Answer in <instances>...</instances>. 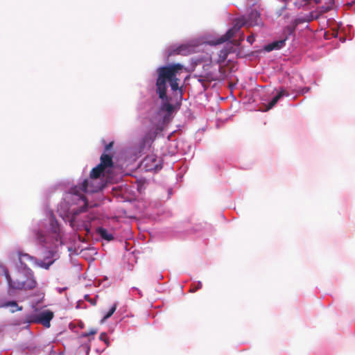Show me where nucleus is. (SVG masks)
I'll use <instances>...</instances> for the list:
<instances>
[{
	"instance_id": "obj_9",
	"label": "nucleus",
	"mask_w": 355,
	"mask_h": 355,
	"mask_svg": "<svg viewBox=\"0 0 355 355\" xmlns=\"http://www.w3.org/2000/svg\"><path fill=\"white\" fill-rule=\"evenodd\" d=\"M238 33L233 27L229 29L227 33L218 38L216 44H219L230 40Z\"/></svg>"
},
{
	"instance_id": "obj_1",
	"label": "nucleus",
	"mask_w": 355,
	"mask_h": 355,
	"mask_svg": "<svg viewBox=\"0 0 355 355\" xmlns=\"http://www.w3.org/2000/svg\"><path fill=\"white\" fill-rule=\"evenodd\" d=\"M183 65L181 64H171L159 67L157 70V78L156 80V92L162 100H167L166 82L169 83L173 92L179 89V76L182 73Z\"/></svg>"
},
{
	"instance_id": "obj_7",
	"label": "nucleus",
	"mask_w": 355,
	"mask_h": 355,
	"mask_svg": "<svg viewBox=\"0 0 355 355\" xmlns=\"http://www.w3.org/2000/svg\"><path fill=\"white\" fill-rule=\"evenodd\" d=\"M232 52H233V46L231 44H227L226 46L218 51L216 63L220 64L223 63L227 59L228 55Z\"/></svg>"
},
{
	"instance_id": "obj_31",
	"label": "nucleus",
	"mask_w": 355,
	"mask_h": 355,
	"mask_svg": "<svg viewBox=\"0 0 355 355\" xmlns=\"http://www.w3.org/2000/svg\"><path fill=\"white\" fill-rule=\"evenodd\" d=\"M91 303L95 304V302H93V301H91Z\"/></svg>"
},
{
	"instance_id": "obj_30",
	"label": "nucleus",
	"mask_w": 355,
	"mask_h": 355,
	"mask_svg": "<svg viewBox=\"0 0 355 355\" xmlns=\"http://www.w3.org/2000/svg\"><path fill=\"white\" fill-rule=\"evenodd\" d=\"M50 253L53 255V252L52 251H50Z\"/></svg>"
},
{
	"instance_id": "obj_21",
	"label": "nucleus",
	"mask_w": 355,
	"mask_h": 355,
	"mask_svg": "<svg viewBox=\"0 0 355 355\" xmlns=\"http://www.w3.org/2000/svg\"><path fill=\"white\" fill-rule=\"evenodd\" d=\"M97 334V329H92L87 332H84L82 334L83 337H88L89 336H93Z\"/></svg>"
},
{
	"instance_id": "obj_27",
	"label": "nucleus",
	"mask_w": 355,
	"mask_h": 355,
	"mask_svg": "<svg viewBox=\"0 0 355 355\" xmlns=\"http://www.w3.org/2000/svg\"><path fill=\"white\" fill-rule=\"evenodd\" d=\"M53 261H50L49 263H42L41 264V266L43 267L45 269H49L50 266L53 263Z\"/></svg>"
},
{
	"instance_id": "obj_20",
	"label": "nucleus",
	"mask_w": 355,
	"mask_h": 355,
	"mask_svg": "<svg viewBox=\"0 0 355 355\" xmlns=\"http://www.w3.org/2000/svg\"><path fill=\"white\" fill-rule=\"evenodd\" d=\"M162 109L168 113L173 111V105L169 103H164L162 105Z\"/></svg>"
},
{
	"instance_id": "obj_19",
	"label": "nucleus",
	"mask_w": 355,
	"mask_h": 355,
	"mask_svg": "<svg viewBox=\"0 0 355 355\" xmlns=\"http://www.w3.org/2000/svg\"><path fill=\"white\" fill-rule=\"evenodd\" d=\"M32 257L27 254H19V261L21 265H25L24 261L31 260Z\"/></svg>"
},
{
	"instance_id": "obj_25",
	"label": "nucleus",
	"mask_w": 355,
	"mask_h": 355,
	"mask_svg": "<svg viewBox=\"0 0 355 355\" xmlns=\"http://www.w3.org/2000/svg\"><path fill=\"white\" fill-rule=\"evenodd\" d=\"M100 340L104 341L105 343L108 344V338L106 333H101L99 336Z\"/></svg>"
},
{
	"instance_id": "obj_16",
	"label": "nucleus",
	"mask_w": 355,
	"mask_h": 355,
	"mask_svg": "<svg viewBox=\"0 0 355 355\" xmlns=\"http://www.w3.org/2000/svg\"><path fill=\"white\" fill-rule=\"evenodd\" d=\"M199 77L200 78L199 79L200 81L207 80V81L211 82V81L216 80V78L214 77L212 73H211V72L206 73L205 74H203V75H200Z\"/></svg>"
},
{
	"instance_id": "obj_5",
	"label": "nucleus",
	"mask_w": 355,
	"mask_h": 355,
	"mask_svg": "<svg viewBox=\"0 0 355 355\" xmlns=\"http://www.w3.org/2000/svg\"><path fill=\"white\" fill-rule=\"evenodd\" d=\"M159 162L160 160L153 154L147 155L143 161L144 166L147 171L159 169L160 168Z\"/></svg>"
},
{
	"instance_id": "obj_22",
	"label": "nucleus",
	"mask_w": 355,
	"mask_h": 355,
	"mask_svg": "<svg viewBox=\"0 0 355 355\" xmlns=\"http://www.w3.org/2000/svg\"><path fill=\"white\" fill-rule=\"evenodd\" d=\"M277 95L280 96V98H281L283 96H288L289 95V94L286 89L281 88Z\"/></svg>"
},
{
	"instance_id": "obj_6",
	"label": "nucleus",
	"mask_w": 355,
	"mask_h": 355,
	"mask_svg": "<svg viewBox=\"0 0 355 355\" xmlns=\"http://www.w3.org/2000/svg\"><path fill=\"white\" fill-rule=\"evenodd\" d=\"M247 26H259L261 24L260 13L256 10H252L246 18Z\"/></svg>"
},
{
	"instance_id": "obj_15",
	"label": "nucleus",
	"mask_w": 355,
	"mask_h": 355,
	"mask_svg": "<svg viewBox=\"0 0 355 355\" xmlns=\"http://www.w3.org/2000/svg\"><path fill=\"white\" fill-rule=\"evenodd\" d=\"M4 306H10L11 308H15L12 309V312L22 310V306H19L15 301H9L5 303Z\"/></svg>"
},
{
	"instance_id": "obj_17",
	"label": "nucleus",
	"mask_w": 355,
	"mask_h": 355,
	"mask_svg": "<svg viewBox=\"0 0 355 355\" xmlns=\"http://www.w3.org/2000/svg\"><path fill=\"white\" fill-rule=\"evenodd\" d=\"M116 307H117V304H114V305L111 307V309L109 310V311L104 315V317L103 318V321L106 320L107 319L110 318L113 315L114 311H116Z\"/></svg>"
},
{
	"instance_id": "obj_13",
	"label": "nucleus",
	"mask_w": 355,
	"mask_h": 355,
	"mask_svg": "<svg viewBox=\"0 0 355 355\" xmlns=\"http://www.w3.org/2000/svg\"><path fill=\"white\" fill-rule=\"evenodd\" d=\"M243 26H247L246 17H242L234 20L233 28L238 32Z\"/></svg>"
},
{
	"instance_id": "obj_28",
	"label": "nucleus",
	"mask_w": 355,
	"mask_h": 355,
	"mask_svg": "<svg viewBox=\"0 0 355 355\" xmlns=\"http://www.w3.org/2000/svg\"><path fill=\"white\" fill-rule=\"evenodd\" d=\"M254 35H250L247 37V41L248 42H250V44H252V42H254Z\"/></svg>"
},
{
	"instance_id": "obj_8",
	"label": "nucleus",
	"mask_w": 355,
	"mask_h": 355,
	"mask_svg": "<svg viewBox=\"0 0 355 355\" xmlns=\"http://www.w3.org/2000/svg\"><path fill=\"white\" fill-rule=\"evenodd\" d=\"M98 165H101V167L105 170L108 168H112L114 165L112 155L103 153L100 157V163Z\"/></svg>"
},
{
	"instance_id": "obj_23",
	"label": "nucleus",
	"mask_w": 355,
	"mask_h": 355,
	"mask_svg": "<svg viewBox=\"0 0 355 355\" xmlns=\"http://www.w3.org/2000/svg\"><path fill=\"white\" fill-rule=\"evenodd\" d=\"M184 50V48L183 46H179L173 50V53H171L169 55L171 54H181L182 51Z\"/></svg>"
},
{
	"instance_id": "obj_18",
	"label": "nucleus",
	"mask_w": 355,
	"mask_h": 355,
	"mask_svg": "<svg viewBox=\"0 0 355 355\" xmlns=\"http://www.w3.org/2000/svg\"><path fill=\"white\" fill-rule=\"evenodd\" d=\"M280 99V96L276 95L268 103L266 107V110H269L271 108H272L278 102V101Z\"/></svg>"
},
{
	"instance_id": "obj_26",
	"label": "nucleus",
	"mask_w": 355,
	"mask_h": 355,
	"mask_svg": "<svg viewBox=\"0 0 355 355\" xmlns=\"http://www.w3.org/2000/svg\"><path fill=\"white\" fill-rule=\"evenodd\" d=\"M113 145H114V141H111L108 144H106L105 146V152L104 153H107V152H108L110 150H111L113 147Z\"/></svg>"
},
{
	"instance_id": "obj_10",
	"label": "nucleus",
	"mask_w": 355,
	"mask_h": 355,
	"mask_svg": "<svg viewBox=\"0 0 355 355\" xmlns=\"http://www.w3.org/2000/svg\"><path fill=\"white\" fill-rule=\"evenodd\" d=\"M285 45V40H281L279 41L273 42L268 45L265 46V50L267 51H271L275 49H279Z\"/></svg>"
},
{
	"instance_id": "obj_3",
	"label": "nucleus",
	"mask_w": 355,
	"mask_h": 355,
	"mask_svg": "<svg viewBox=\"0 0 355 355\" xmlns=\"http://www.w3.org/2000/svg\"><path fill=\"white\" fill-rule=\"evenodd\" d=\"M5 275L9 286L14 289L32 290L35 288L37 285V282L34 279L32 274H31L29 277H25L21 273L19 272L14 278L10 276L8 271H6Z\"/></svg>"
},
{
	"instance_id": "obj_29",
	"label": "nucleus",
	"mask_w": 355,
	"mask_h": 355,
	"mask_svg": "<svg viewBox=\"0 0 355 355\" xmlns=\"http://www.w3.org/2000/svg\"><path fill=\"white\" fill-rule=\"evenodd\" d=\"M233 42H234V44L239 45V43L236 41H234Z\"/></svg>"
},
{
	"instance_id": "obj_2",
	"label": "nucleus",
	"mask_w": 355,
	"mask_h": 355,
	"mask_svg": "<svg viewBox=\"0 0 355 355\" xmlns=\"http://www.w3.org/2000/svg\"><path fill=\"white\" fill-rule=\"evenodd\" d=\"M103 188V184L98 181V180L95 178H91L90 177L87 179L84 180L80 186H76L73 189V192L74 194L77 196H80V198L83 201L84 205L80 207L78 210H77L74 214H79L81 212H84L87 210V201L86 198L79 193L80 191L86 192V193H95L101 190Z\"/></svg>"
},
{
	"instance_id": "obj_24",
	"label": "nucleus",
	"mask_w": 355,
	"mask_h": 355,
	"mask_svg": "<svg viewBox=\"0 0 355 355\" xmlns=\"http://www.w3.org/2000/svg\"><path fill=\"white\" fill-rule=\"evenodd\" d=\"M202 286V283L200 282H198L196 286H195L193 287H191L190 292H191V293L196 292L198 289L201 288Z\"/></svg>"
},
{
	"instance_id": "obj_4",
	"label": "nucleus",
	"mask_w": 355,
	"mask_h": 355,
	"mask_svg": "<svg viewBox=\"0 0 355 355\" xmlns=\"http://www.w3.org/2000/svg\"><path fill=\"white\" fill-rule=\"evenodd\" d=\"M53 317V311L45 310L38 313L28 314L26 316V319L29 323L42 324L44 327L49 328Z\"/></svg>"
},
{
	"instance_id": "obj_11",
	"label": "nucleus",
	"mask_w": 355,
	"mask_h": 355,
	"mask_svg": "<svg viewBox=\"0 0 355 355\" xmlns=\"http://www.w3.org/2000/svg\"><path fill=\"white\" fill-rule=\"evenodd\" d=\"M97 233L101 237L106 241H110L114 239L112 234L110 233L106 229L103 227H98L97 229Z\"/></svg>"
},
{
	"instance_id": "obj_14",
	"label": "nucleus",
	"mask_w": 355,
	"mask_h": 355,
	"mask_svg": "<svg viewBox=\"0 0 355 355\" xmlns=\"http://www.w3.org/2000/svg\"><path fill=\"white\" fill-rule=\"evenodd\" d=\"M37 241L44 248H48L46 244V239L45 236L40 231H37L35 234Z\"/></svg>"
},
{
	"instance_id": "obj_12",
	"label": "nucleus",
	"mask_w": 355,
	"mask_h": 355,
	"mask_svg": "<svg viewBox=\"0 0 355 355\" xmlns=\"http://www.w3.org/2000/svg\"><path fill=\"white\" fill-rule=\"evenodd\" d=\"M105 171L103 168L101 167V165H97L96 167L92 168L90 172L89 177L91 178L98 179L103 172Z\"/></svg>"
}]
</instances>
